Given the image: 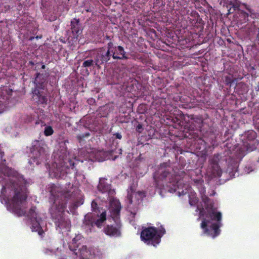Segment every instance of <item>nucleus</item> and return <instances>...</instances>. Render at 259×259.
Wrapping results in <instances>:
<instances>
[{
    "label": "nucleus",
    "instance_id": "bb28decb",
    "mask_svg": "<svg viewBox=\"0 0 259 259\" xmlns=\"http://www.w3.org/2000/svg\"><path fill=\"white\" fill-rule=\"evenodd\" d=\"M39 153L40 155L41 154V151H39Z\"/></svg>",
    "mask_w": 259,
    "mask_h": 259
},
{
    "label": "nucleus",
    "instance_id": "ddd939ff",
    "mask_svg": "<svg viewBox=\"0 0 259 259\" xmlns=\"http://www.w3.org/2000/svg\"><path fill=\"white\" fill-rule=\"evenodd\" d=\"M54 131L50 126H46L44 130V134L46 136H49L53 134Z\"/></svg>",
    "mask_w": 259,
    "mask_h": 259
},
{
    "label": "nucleus",
    "instance_id": "4be33fe9",
    "mask_svg": "<svg viewBox=\"0 0 259 259\" xmlns=\"http://www.w3.org/2000/svg\"><path fill=\"white\" fill-rule=\"evenodd\" d=\"M256 90L257 91H259V83L257 84L256 88Z\"/></svg>",
    "mask_w": 259,
    "mask_h": 259
},
{
    "label": "nucleus",
    "instance_id": "20e7f679",
    "mask_svg": "<svg viewBox=\"0 0 259 259\" xmlns=\"http://www.w3.org/2000/svg\"><path fill=\"white\" fill-rule=\"evenodd\" d=\"M163 228L147 227L143 229L141 233V239L147 245L156 246L159 244L161 237L164 234Z\"/></svg>",
    "mask_w": 259,
    "mask_h": 259
},
{
    "label": "nucleus",
    "instance_id": "aec40b11",
    "mask_svg": "<svg viewBox=\"0 0 259 259\" xmlns=\"http://www.w3.org/2000/svg\"><path fill=\"white\" fill-rule=\"evenodd\" d=\"M71 26H72L71 28L72 29V31L73 32V31H75V26L74 24V22H71Z\"/></svg>",
    "mask_w": 259,
    "mask_h": 259
},
{
    "label": "nucleus",
    "instance_id": "7ed1b4c3",
    "mask_svg": "<svg viewBox=\"0 0 259 259\" xmlns=\"http://www.w3.org/2000/svg\"><path fill=\"white\" fill-rule=\"evenodd\" d=\"M230 6H231L230 7L227 6L228 14L235 12L233 21L238 25L246 22L249 16L252 18L256 17V14L253 13L249 6L246 4L236 2L235 3H231Z\"/></svg>",
    "mask_w": 259,
    "mask_h": 259
},
{
    "label": "nucleus",
    "instance_id": "412c9836",
    "mask_svg": "<svg viewBox=\"0 0 259 259\" xmlns=\"http://www.w3.org/2000/svg\"><path fill=\"white\" fill-rule=\"evenodd\" d=\"M250 135H252L253 136H254V135H255V133H254V132H253V131H251V132H250Z\"/></svg>",
    "mask_w": 259,
    "mask_h": 259
},
{
    "label": "nucleus",
    "instance_id": "a211bd4d",
    "mask_svg": "<svg viewBox=\"0 0 259 259\" xmlns=\"http://www.w3.org/2000/svg\"><path fill=\"white\" fill-rule=\"evenodd\" d=\"M7 172H6L7 173V175L8 176H10V175H11V174H12V172H13V171L11 169H10V168H8V169H7Z\"/></svg>",
    "mask_w": 259,
    "mask_h": 259
},
{
    "label": "nucleus",
    "instance_id": "1a4fd4ad",
    "mask_svg": "<svg viewBox=\"0 0 259 259\" xmlns=\"http://www.w3.org/2000/svg\"><path fill=\"white\" fill-rule=\"evenodd\" d=\"M33 99L34 100H37L38 102L41 104H44L47 102L46 98L41 95H40L39 92L37 90L34 91Z\"/></svg>",
    "mask_w": 259,
    "mask_h": 259
},
{
    "label": "nucleus",
    "instance_id": "c85d7f7f",
    "mask_svg": "<svg viewBox=\"0 0 259 259\" xmlns=\"http://www.w3.org/2000/svg\"><path fill=\"white\" fill-rule=\"evenodd\" d=\"M33 211V209H31V211Z\"/></svg>",
    "mask_w": 259,
    "mask_h": 259
},
{
    "label": "nucleus",
    "instance_id": "6e6552de",
    "mask_svg": "<svg viewBox=\"0 0 259 259\" xmlns=\"http://www.w3.org/2000/svg\"><path fill=\"white\" fill-rule=\"evenodd\" d=\"M31 230L33 232H37L39 235L41 236L44 232L41 229L39 221L37 220L36 214H31Z\"/></svg>",
    "mask_w": 259,
    "mask_h": 259
},
{
    "label": "nucleus",
    "instance_id": "4468645a",
    "mask_svg": "<svg viewBox=\"0 0 259 259\" xmlns=\"http://www.w3.org/2000/svg\"><path fill=\"white\" fill-rule=\"evenodd\" d=\"M197 202V199L194 195L192 194L190 196L189 203L191 205H195Z\"/></svg>",
    "mask_w": 259,
    "mask_h": 259
},
{
    "label": "nucleus",
    "instance_id": "393cba45",
    "mask_svg": "<svg viewBox=\"0 0 259 259\" xmlns=\"http://www.w3.org/2000/svg\"><path fill=\"white\" fill-rule=\"evenodd\" d=\"M78 21L77 20H76V24L77 25H78Z\"/></svg>",
    "mask_w": 259,
    "mask_h": 259
},
{
    "label": "nucleus",
    "instance_id": "423d86ee",
    "mask_svg": "<svg viewBox=\"0 0 259 259\" xmlns=\"http://www.w3.org/2000/svg\"><path fill=\"white\" fill-rule=\"evenodd\" d=\"M145 196V194L142 191H134L131 190V192H128L127 200L129 202L128 207L134 208L140 204L142 199Z\"/></svg>",
    "mask_w": 259,
    "mask_h": 259
},
{
    "label": "nucleus",
    "instance_id": "f8f14e48",
    "mask_svg": "<svg viewBox=\"0 0 259 259\" xmlns=\"http://www.w3.org/2000/svg\"><path fill=\"white\" fill-rule=\"evenodd\" d=\"M58 227H59L61 230L65 229L66 230H68L70 226V222H64L62 223H59L58 224H56Z\"/></svg>",
    "mask_w": 259,
    "mask_h": 259
},
{
    "label": "nucleus",
    "instance_id": "6ab92c4d",
    "mask_svg": "<svg viewBox=\"0 0 259 259\" xmlns=\"http://www.w3.org/2000/svg\"><path fill=\"white\" fill-rule=\"evenodd\" d=\"M115 135L116 138L119 139H121L122 136H121V135L120 134L116 133V134H115Z\"/></svg>",
    "mask_w": 259,
    "mask_h": 259
},
{
    "label": "nucleus",
    "instance_id": "cd10ccee",
    "mask_svg": "<svg viewBox=\"0 0 259 259\" xmlns=\"http://www.w3.org/2000/svg\"><path fill=\"white\" fill-rule=\"evenodd\" d=\"M42 68H45V65H42Z\"/></svg>",
    "mask_w": 259,
    "mask_h": 259
},
{
    "label": "nucleus",
    "instance_id": "f3484780",
    "mask_svg": "<svg viewBox=\"0 0 259 259\" xmlns=\"http://www.w3.org/2000/svg\"><path fill=\"white\" fill-rule=\"evenodd\" d=\"M97 206V202L96 201H93L92 203V207L93 210H95Z\"/></svg>",
    "mask_w": 259,
    "mask_h": 259
},
{
    "label": "nucleus",
    "instance_id": "0eeeda50",
    "mask_svg": "<svg viewBox=\"0 0 259 259\" xmlns=\"http://www.w3.org/2000/svg\"><path fill=\"white\" fill-rule=\"evenodd\" d=\"M112 44H109V50L107 52V55L108 56L110 52L113 53V58L114 59H121L125 58V52L123 48L121 46H118L115 48H112Z\"/></svg>",
    "mask_w": 259,
    "mask_h": 259
},
{
    "label": "nucleus",
    "instance_id": "9d476101",
    "mask_svg": "<svg viewBox=\"0 0 259 259\" xmlns=\"http://www.w3.org/2000/svg\"><path fill=\"white\" fill-rule=\"evenodd\" d=\"M106 220V212H102L101 215L99 217V219L95 223V225L99 228H101L102 223Z\"/></svg>",
    "mask_w": 259,
    "mask_h": 259
},
{
    "label": "nucleus",
    "instance_id": "9b49d317",
    "mask_svg": "<svg viewBox=\"0 0 259 259\" xmlns=\"http://www.w3.org/2000/svg\"><path fill=\"white\" fill-rule=\"evenodd\" d=\"M75 254H79V256L82 258L87 257L88 254V252L87 251V247L85 246H83L81 249H79L78 252H75Z\"/></svg>",
    "mask_w": 259,
    "mask_h": 259
},
{
    "label": "nucleus",
    "instance_id": "f03ea898",
    "mask_svg": "<svg viewBox=\"0 0 259 259\" xmlns=\"http://www.w3.org/2000/svg\"><path fill=\"white\" fill-rule=\"evenodd\" d=\"M205 208L200 210L199 219L201 221V228L204 234L211 237H215L220 233L222 214L216 209L211 202H206Z\"/></svg>",
    "mask_w": 259,
    "mask_h": 259
},
{
    "label": "nucleus",
    "instance_id": "dca6fc26",
    "mask_svg": "<svg viewBox=\"0 0 259 259\" xmlns=\"http://www.w3.org/2000/svg\"><path fill=\"white\" fill-rule=\"evenodd\" d=\"M168 186L167 185L166 186V188H164L163 189L165 191H168L169 192H170V193H172L173 192H175L176 191V188H168Z\"/></svg>",
    "mask_w": 259,
    "mask_h": 259
},
{
    "label": "nucleus",
    "instance_id": "2eb2a0df",
    "mask_svg": "<svg viewBox=\"0 0 259 259\" xmlns=\"http://www.w3.org/2000/svg\"><path fill=\"white\" fill-rule=\"evenodd\" d=\"M93 64V60H88L85 61L83 63V66L84 67H90L92 66Z\"/></svg>",
    "mask_w": 259,
    "mask_h": 259
},
{
    "label": "nucleus",
    "instance_id": "39448f33",
    "mask_svg": "<svg viewBox=\"0 0 259 259\" xmlns=\"http://www.w3.org/2000/svg\"><path fill=\"white\" fill-rule=\"evenodd\" d=\"M26 198L25 193L16 194L12 203L8 206V209L18 216L23 215L25 213L24 201Z\"/></svg>",
    "mask_w": 259,
    "mask_h": 259
},
{
    "label": "nucleus",
    "instance_id": "f257e3e1",
    "mask_svg": "<svg viewBox=\"0 0 259 259\" xmlns=\"http://www.w3.org/2000/svg\"><path fill=\"white\" fill-rule=\"evenodd\" d=\"M98 190L102 193L101 197L105 200H109V212L112 220L115 223V226L108 225L105 229V233L111 236H117L120 235V225L118 216L120 209V204L118 200L113 197L115 192L111 188L107 180L101 179L98 185Z\"/></svg>",
    "mask_w": 259,
    "mask_h": 259
},
{
    "label": "nucleus",
    "instance_id": "a878e982",
    "mask_svg": "<svg viewBox=\"0 0 259 259\" xmlns=\"http://www.w3.org/2000/svg\"><path fill=\"white\" fill-rule=\"evenodd\" d=\"M99 63V61L98 60H97V62H96V64H98Z\"/></svg>",
    "mask_w": 259,
    "mask_h": 259
},
{
    "label": "nucleus",
    "instance_id": "5701e85b",
    "mask_svg": "<svg viewBox=\"0 0 259 259\" xmlns=\"http://www.w3.org/2000/svg\"><path fill=\"white\" fill-rule=\"evenodd\" d=\"M162 192H163V190H160V194L162 196Z\"/></svg>",
    "mask_w": 259,
    "mask_h": 259
},
{
    "label": "nucleus",
    "instance_id": "b1692460",
    "mask_svg": "<svg viewBox=\"0 0 259 259\" xmlns=\"http://www.w3.org/2000/svg\"><path fill=\"white\" fill-rule=\"evenodd\" d=\"M141 125H138V128L139 129H140V128H141Z\"/></svg>",
    "mask_w": 259,
    "mask_h": 259
}]
</instances>
